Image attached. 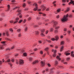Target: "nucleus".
I'll list each match as a JSON object with an SVG mask.
<instances>
[{
    "label": "nucleus",
    "instance_id": "56",
    "mask_svg": "<svg viewBox=\"0 0 74 74\" xmlns=\"http://www.w3.org/2000/svg\"><path fill=\"white\" fill-rule=\"evenodd\" d=\"M58 61H56L55 64H58Z\"/></svg>",
    "mask_w": 74,
    "mask_h": 74
},
{
    "label": "nucleus",
    "instance_id": "8",
    "mask_svg": "<svg viewBox=\"0 0 74 74\" xmlns=\"http://www.w3.org/2000/svg\"><path fill=\"white\" fill-rule=\"evenodd\" d=\"M68 52V51H65L64 53V54H66V56H69V55H70V53H67Z\"/></svg>",
    "mask_w": 74,
    "mask_h": 74
},
{
    "label": "nucleus",
    "instance_id": "38",
    "mask_svg": "<svg viewBox=\"0 0 74 74\" xmlns=\"http://www.w3.org/2000/svg\"><path fill=\"white\" fill-rule=\"evenodd\" d=\"M34 27L35 28H36V27H38V26L37 25H35L34 26Z\"/></svg>",
    "mask_w": 74,
    "mask_h": 74
},
{
    "label": "nucleus",
    "instance_id": "18",
    "mask_svg": "<svg viewBox=\"0 0 74 74\" xmlns=\"http://www.w3.org/2000/svg\"><path fill=\"white\" fill-rule=\"evenodd\" d=\"M53 23L55 25H57L58 24V22L56 21H54Z\"/></svg>",
    "mask_w": 74,
    "mask_h": 74
},
{
    "label": "nucleus",
    "instance_id": "21",
    "mask_svg": "<svg viewBox=\"0 0 74 74\" xmlns=\"http://www.w3.org/2000/svg\"><path fill=\"white\" fill-rule=\"evenodd\" d=\"M70 10V9L69 8H67V9L66 10V12H68V11H69V10Z\"/></svg>",
    "mask_w": 74,
    "mask_h": 74
},
{
    "label": "nucleus",
    "instance_id": "43",
    "mask_svg": "<svg viewBox=\"0 0 74 74\" xmlns=\"http://www.w3.org/2000/svg\"><path fill=\"white\" fill-rule=\"evenodd\" d=\"M10 31L11 32V33H12V32H13V30L11 29H10Z\"/></svg>",
    "mask_w": 74,
    "mask_h": 74
},
{
    "label": "nucleus",
    "instance_id": "59",
    "mask_svg": "<svg viewBox=\"0 0 74 74\" xmlns=\"http://www.w3.org/2000/svg\"><path fill=\"white\" fill-rule=\"evenodd\" d=\"M15 1V0H13L12 1V3H14Z\"/></svg>",
    "mask_w": 74,
    "mask_h": 74
},
{
    "label": "nucleus",
    "instance_id": "46",
    "mask_svg": "<svg viewBox=\"0 0 74 74\" xmlns=\"http://www.w3.org/2000/svg\"><path fill=\"white\" fill-rule=\"evenodd\" d=\"M25 31H27V27H25Z\"/></svg>",
    "mask_w": 74,
    "mask_h": 74
},
{
    "label": "nucleus",
    "instance_id": "26",
    "mask_svg": "<svg viewBox=\"0 0 74 74\" xmlns=\"http://www.w3.org/2000/svg\"><path fill=\"white\" fill-rule=\"evenodd\" d=\"M40 54H41V55H42V54H43V51H41L40 52Z\"/></svg>",
    "mask_w": 74,
    "mask_h": 74
},
{
    "label": "nucleus",
    "instance_id": "6",
    "mask_svg": "<svg viewBox=\"0 0 74 74\" xmlns=\"http://www.w3.org/2000/svg\"><path fill=\"white\" fill-rule=\"evenodd\" d=\"M40 63L41 67H43L45 66V62H43V61H41Z\"/></svg>",
    "mask_w": 74,
    "mask_h": 74
},
{
    "label": "nucleus",
    "instance_id": "29",
    "mask_svg": "<svg viewBox=\"0 0 74 74\" xmlns=\"http://www.w3.org/2000/svg\"><path fill=\"white\" fill-rule=\"evenodd\" d=\"M23 55L25 56H27V54L26 53H23Z\"/></svg>",
    "mask_w": 74,
    "mask_h": 74
},
{
    "label": "nucleus",
    "instance_id": "5",
    "mask_svg": "<svg viewBox=\"0 0 74 74\" xmlns=\"http://www.w3.org/2000/svg\"><path fill=\"white\" fill-rule=\"evenodd\" d=\"M36 7L33 9V11H37V10L38 9V5L37 4L35 5Z\"/></svg>",
    "mask_w": 74,
    "mask_h": 74
},
{
    "label": "nucleus",
    "instance_id": "64",
    "mask_svg": "<svg viewBox=\"0 0 74 74\" xmlns=\"http://www.w3.org/2000/svg\"><path fill=\"white\" fill-rule=\"evenodd\" d=\"M48 30H47L46 32V34H47L48 33Z\"/></svg>",
    "mask_w": 74,
    "mask_h": 74
},
{
    "label": "nucleus",
    "instance_id": "36",
    "mask_svg": "<svg viewBox=\"0 0 74 74\" xmlns=\"http://www.w3.org/2000/svg\"><path fill=\"white\" fill-rule=\"evenodd\" d=\"M33 60V58H30L29 59V61H32Z\"/></svg>",
    "mask_w": 74,
    "mask_h": 74
},
{
    "label": "nucleus",
    "instance_id": "61",
    "mask_svg": "<svg viewBox=\"0 0 74 74\" xmlns=\"http://www.w3.org/2000/svg\"><path fill=\"white\" fill-rule=\"evenodd\" d=\"M41 24H42V23H38V25H41Z\"/></svg>",
    "mask_w": 74,
    "mask_h": 74
},
{
    "label": "nucleus",
    "instance_id": "4",
    "mask_svg": "<svg viewBox=\"0 0 74 74\" xmlns=\"http://www.w3.org/2000/svg\"><path fill=\"white\" fill-rule=\"evenodd\" d=\"M39 61L38 60H35L32 63V64H38Z\"/></svg>",
    "mask_w": 74,
    "mask_h": 74
},
{
    "label": "nucleus",
    "instance_id": "58",
    "mask_svg": "<svg viewBox=\"0 0 74 74\" xmlns=\"http://www.w3.org/2000/svg\"><path fill=\"white\" fill-rule=\"evenodd\" d=\"M25 11H28V10H29V9L28 8H26L24 9Z\"/></svg>",
    "mask_w": 74,
    "mask_h": 74
},
{
    "label": "nucleus",
    "instance_id": "15",
    "mask_svg": "<svg viewBox=\"0 0 74 74\" xmlns=\"http://www.w3.org/2000/svg\"><path fill=\"white\" fill-rule=\"evenodd\" d=\"M40 35L41 37H45V35H44V34L42 33H41L40 34Z\"/></svg>",
    "mask_w": 74,
    "mask_h": 74
},
{
    "label": "nucleus",
    "instance_id": "25",
    "mask_svg": "<svg viewBox=\"0 0 74 74\" xmlns=\"http://www.w3.org/2000/svg\"><path fill=\"white\" fill-rule=\"evenodd\" d=\"M48 47H46L45 49L44 50L45 51H48Z\"/></svg>",
    "mask_w": 74,
    "mask_h": 74
},
{
    "label": "nucleus",
    "instance_id": "50",
    "mask_svg": "<svg viewBox=\"0 0 74 74\" xmlns=\"http://www.w3.org/2000/svg\"><path fill=\"white\" fill-rule=\"evenodd\" d=\"M19 17L20 18H22V14H21V15L19 16Z\"/></svg>",
    "mask_w": 74,
    "mask_h": 74
},
{
    "label": "nucleus",
    "instance_id": "57",
    "mask_svg": "<svg viewBox=\"0 0 74 74\" xmlns=\"http://www.w3.org/2000/svg\"><path fill=\"white\" fill-rule=\"evenodd\" d=\"M47 65L48 67H51V64H47Z\"/></svg>",
    "mask_w": 74,
    "mask_h": 74
},
{
    "label": "nucleus",
    "instance_id": "60",
    "mask_svg": "<svg viewBox=\"0 0 74 74\" xmlns=\"http://www.w3.org/2000/svg\"><path fill=\"white\" fill-rule=\"evenodd\" d=\"M11 62H14V59H12L11 60Z\"/></svg>",
    "mask_w": 74,
    "mask_h": 74
},
{
    "label": "nucleus",
    "instance_id": "11",
    "mask_svg": "<svg viewBox=\"0 0 74 74\" xmlns=\"http://www.w3.org/2000/svg\"><path fill=\"white\" fill-rule=\"evenodd\" d=\"M35 32L36 35V36H38V35H39V34L40 33L38 31H36Z\"/></svg>",
    "mask_w": 74,
    "mask_h": 74
},
{
    "label": "nucleus",
    "instance_id": "27",
    "mask_svg": "<svg viewBox=\"0 0 74 74\" xmlns=\"http://www.w3.org/2000/svg\"><path fill=\"white\" fill-rule=\"evenodd\" d=\"M11 62V60H10V59H9L7 60L6 62Z\"/></svg>",
    "mask_w": 74,
    "mask_h": 74
},
{
    "label": "nucleus",
    "instance_id": "33",
    "mask_svg": "<svg viewBox=\"0 0 74 74\" xmlns=\"http://www.w3.org/2000/svg\"><path fill=\"white\" fill-rule=\"evenodd\" d=\"M46 41H47V42H48L50 43L51 42V41L50 40H46Z\"/></svg>",
    "mask_w": 74,
    "mask_h": 74
},
{
    "label": "nucleus",
    "instance_id": "44",
    "mask_svg": "<svg viewBox=\"0 0 74 74\" xmlns=\"http://www.w3.org/2000/svg\"><path fill=\"white\" fill-rule=\"evenodd\" d=\"M0 48L1 49H4V48L3 47V45H2V46L1 47H0Z\"/></svg>",
    "mask_w": 74,
    "mask_h": 74
},
{
    "label": "nucleus",
    "instance_id": "28",
    "mask_svg": "<svg viewBox=\"0 0 74 74\" xmlns=\"http://www.w3.org/2000/svg\"><path fill=\"white\" fill-rule=\"evenodd\" d=\"M21 30V29H18L17 30V32H18V33H19V32H20Z\"/></svg>",
    "mask_w": 74,
    "mask_h": 74
},
{
    "label": "nucleus",
    "instance_id": "55",
    "mask_svg": "<svg viewBox=\"0 0 74 74\" xmlns=\"http://www.w3.org/2000/svg\"><path fill=\"white\" fill-rule=\"evenodd\" d=\"M64 32H66V31H67V28H64Z\"/></svg>",
    "mask_w": 74,
    "mask_h": 74
},
{
    "label": "nucleus",
    "instance_id": "30",
    "mask_svg": "<svg viewBox=\"0 0 74 74\" xmlns=\"http://www.w3.org/2000/svg\"><path fill=\"white\" fill-rule=\"evenodd\" d=\"M32 18L30 17H29L28 19V21H31Z\"/></svg>",
    "mask_w": 74,
    "mask_h": 74
},
{
    "label": "nucleus",
    "instance_id": "22",
    "mask_svg": "<svg viewBox=\"0 0 74 74\" xmlns=\"http://www.w3.org/2000/svg\"><path fill=\"white\" fill-rule=\"evenodd\" d=\"M40 31L42 33H44L45 32V29H43L40 30Z\"/></svg>",
    "mask_w": 74,
    "mask_h": 74
},
{
    "label": "nucleus",
    "instance_id": "41",
    "mask_svg": "<svg viewBox=\"0 0 74 74\" xmlns=\"http://www.w3.org/2000/svg\"><path fill=\"white\" fill-rule=\"evenodd\" d=\"M6 34L7 35V36H9V34L8 33V32H7L6 33Z\"/></svg>",
    "mask_w": 74,
    "mask_h": 74
},
{
    "label": "nucleus",
    "instance_id": "32",
    "mask_svg": "<svg viewBox=\"0 0 74 74\" xmlns=\"http://www.w3.org/2000/svg\"><path fill=\"white\" fill-rule=\"evenodd\" d=\"M23 20H21L20 21H19L18 22V23H21L22 22Z\"/></svg>",
    "mask_w": 74,
    "mask_h": 74
},
{
    "label": "nucleus",
    "instance_id": "63",
    "mask_svg": "<svg viewBox=\"0 0 74 74\" xmlns=\"http://www.w3.org/2000/svg\"><path fill=\"white\" fill-rule=\"evenodd\" d=\"M46 71H48V70H49V69H45Z\"/></svg>",
    "mask_w": 74,
    "mask_h": 74
},
{
    "label": "nucleus",
    "instance_id": "39",
    "mask_svg": "<svg viewBox=\"0 0 74 74\" xmlns=\"http://www.w3.org/2000/svg\"><path fill=\"white\" fill-rule=\"evenodd\" d=\"M60 9H58L57 10V12H60Z\"/></svg>",
    "mask_w": 74,
    "mask_h": 74
},
{
    "label": "nucleus",
    "instance_id": "40",
    "mask_svg": "<svg viewBox=\"0 0 74 74\" xmlns=\"http://www.w3.org/2000/svg\"><path fill=\"white\" fill-rule=\"evenodd\" d=\"M16 63L17 64H19V62L18 60H16Z\"/></svg>",
    "mask_w": 74,
    "mask_h": 74
},
{
    "label": "nucleus",
    "instance_id": "47",
    "mask_svg": "<svg viewBox=\"0 0 74 74\" xmlns=\"http://www.w3.org/2000/svg\"><path fill=\"white\" fill-rule=\"evenodd\" d=\"M17 12H21V10H17Z\"/></svg>",
    "mask_w": 74,
    "mask_h": 74
},
{
    "label": "nucleus",
    "instance_id": "9",
    "mask_svg": "<svg viewBox=\"0 0 74 74\" xmlns=\"http://www.w3.org/2000/svg\"><path fill=\"white\" fill-rule=\"evenodd\" d=\"M7 9L6 10V11H10V6L9 5H7Z\"/></svg>",
    "mask_w": 74,
    "mask_h": 74
},
{
    "label": "nucleus",
    "instance_id": "54",
    "mask_svg": "<svg viewBox=\"0 0 74 74\" xmlns=\"http://www.w3.org/2000/svg\"><path fill=\"white\" fill-rule=\"evenodd\" d=\"M56 58L57 59H59V58H60V57L59 56H57L56 57Z\"/></svg>",
    "mask_w": 74,
    "mask_h": 74
},
{
    "label": "nucleus",
    "instance_id": "35",
    "mask_svg": "<svg viewBox=\"0 0 74 74\" xmlns=\"http://www.w3.org/2000/svg\"><path fill=\"white\" fill-rule=\"evenodd\" d=\"M1 44H5V41H2L1 42Z\"/></svg>",
    "mask_w": 74,
    "mask_h": 74
},
{
    "label": "nucleus",
    "instance_id": "3",
    "mask_svg": "<svg viewBox=\"0 0 74 74\" xmlns=\"http://www.w3.org/2000/svg\"><path fill=\"white\" fill-rule=\"evenodd\" d=\"M19 65H22V64H24V61L23 60L20 59L19 60Z\"/></svg>",
    "mask_w": 74,
    "mask_h": 74
},
{
    "label": "nucleus",
    "instance_id": "16",
    "mask_svg": "<svg viewBox=\"0 0 74 74\" xmlns=\"http://www.w3.org/2000/svg\"><path fill=\"white\" fill-rule=\"evenodd\" d=\"M53 29L52 28H51L50 29L49 31L50 32H53Z\"/></svg>",
    "mask_w": 74,
    "mask_h": 74
},
{
    "label": "nucleus",
    "instance_id": "1",
    "mask_svg": "<svg viewBox=\"0 0 74 74\" xmlns=\"http://www.w3.org/2000/svg\"><path fill=\"white\" fill-rule=\"evenodd\" d=\"M68 16H69V18H72V17H73V15L71 14L69 15V14H67L66 16L64 15V16L63 18L61 19V21L64 22L67 21L68 20V18H68Z\"/></svg>",
    "mask_w": 74,
    "mask_h": 74
},
{
    "label": "nucleus",
    "instance_id": "31",
    "mask_svg": "<svg viewBox=\"0 0 74 74\" xmlns=\"http://www.w3.org/2000/svg\"><path fill=\"white\" fill-rule=\"evenodd\" d=\"M62 3H66V0H62Z\"/></svg>",
    "mask_w": 74,
    "mask_h": 74
},
{
    "label": "nucleus",
    "instance_id": "45",
    "mask_svg": "<svg viewBox=\"0 0 74 74\" xmlns=\"http://www.w3.org/2000/svg\"><path fill=\"white\" fill-rule=\"evenodd\" d=\"M42 14L43 16H46V14L44 13H42Z\"/></svg>",
    "mask_w": 74,
    "mask_h": 74
},
{
    "label": "nucleus",
    "instance_id": "24",
    "mask_svg": "<svg viewBox=\"0 0 74 74\" xmlns=\"http://www.w3.org/2000/svg\"><path fill=\"white\" fill-rule=\"evenodd\" d=\"M56 54L55 53H53V56L54 58H55L56 57Z\"/></svg>",
    "mask_w": 74,
    "mask_h": 74
},
{
    "label": "nucleus",
    "instance_id": "34",
    "mask_svg": "<svg viewBox=\"0 0 74 74\" xmlns=\"http://www.w3.org/2000/svg\"><path fill=\"white\" fill-rule=\"evenodd\" d=\"M51 41H55V39L54 38H52L51 39Z\"/></svg>",
    "mask_w": 74,
    "mask_h": 74
},
{
    "label": "nucleus",
    "instance_id": "62",
    "mask_svg": "<svg viewBox=\"0 0 74 74\" xmlns=\"http://www.w3.org/2000/svg\"><path fill=\"white\" fill-rule=\"evenodd\" d=\"M56 1H54L53 2V4H55V3H56Z\"/></svg>",
    "mask_w": 74,
    "mask_h": 74
},
{
    "label": "nucleus",
    "instance_id": "51",
    "mask_svg": "<svg viewBox=\"0 0 74 74\" xmlns=\"http://www.w3.org/2000/svg\"><path fill=\"white\" fill-rule=\"evenodd\" d=\"M45 22H48V21H49V19H46L45 20Z\"/></svg>",
    "mask_w": 74,
    "mask_h": 74
},
{
    "label": "nucleus",
    "instance_id": "37",
    "mask_svg": "<svg viewBox=\"0 0 74 74\" xmlns=\"http://www.w3.org/2000/svg\"><path fill=\"white\" fill-rule=\"evenodd\" d=\"M46 11H49V8H47L46 10Z\"/></svg>",
    "mask_w": 74,
    "mask_h": 74
},
{
    "label": "nucleus",
    "instance_id": "48",
    "mask_svg": "<svg viewBox=\"0 0 74 74\" xmlns=\"http://www.w3.org/2000/svg\"><path fill=\"white\" fill-rule=\"evenodd\" d=\"M37 50H38V49L37 48L35 49H34V51H37Z\"/></svg>",
    "mask_w": 74,
    "mask_h": 74
},
{
    "label": "nucleus",
    "instance_id": "7",
    "mask_svg": "<svg viewBox=\"0 0 74 74\" xmlns=\"http://www.w3.org/2000/svg\"><path fill=\"white\" fill-rule=\"evenodd\" d=\"M41 8L43 9L42 10V11H44L46 9V8H45V7L44 5H41Z\"/></svg>",
    "mask_w": 74,
    "mask_h": 74
},
{
    "label": "nucleus",
    "instance_id": "10",
    "mask_svg": "<svg viewBox=\"0 0 74 74\" xmlns=\"http://www.w3.org/2000/svg\"><path fill=\"white\" fill-rule=\"evenodd\" d=\"M55 38H56L55 39V40H56V41H58V40H59V38L58 35H56V36Z\"/></svg>",
    "mask_w": 74,
    "mask_h": 74
},
{
    "label": "nucleus",
    "instance_id": "13",
    "mask_svg": "<svg viewBox=\"0 0 74 74\" xmlns=\"http://www.w3.org/2000/svg\"><path fill=\"white\" fill-rule=\"evenodd\" d=\"M74 53V51H72L71 52V55L73 56V57H74V54H73Z\"/></svg>",
    "mask_w": 74,
    "mask_h": 74
},
{
    "label": "nucleus",
    "instance_id": "42",
    "mask_svg": "<svg viewBox=\"0 0 74 74\" xmlns=\"http://www.w3.org/2000/svg\"><path fill=\"white\" fill-rule=\"evenodd\" d=\"M22 36V35H21V34H19L18 35V37H21Z\"/></svg>",
    "mask_w": 74,
    "mask_h": 74
},
{
    "label": "nucleus",
    "instance_id": "53",
    "mask_svg": "<svg viewBox=\"0 0 74 74\" xmlns=\"http://www.w3.org/2000/svg\"><path fill=\"white\" fill-rule=\"evenodd\" d=\"M57 51V50H55L54 51V52H53V53H56V52Z\"/></svg>",
    "mask_w": 74,
    "mask_h": 74
},
{
    "label": "nucleus",
    "instance_id": "23",
    "mask_svg": "<svg viewBox=\"0 0 74 74\" xmlns=\"http://www.w3.org/2000/svg\"><path fill=\"white\" fill-rule=\"evenodd\" d=\"M18 8H19V7H16L15 8H14L13 9V10H15V9H18Z\"/></svg>",
    "mask_w": 74,
    "mask_h": 74
},
{
    "label": "nucleus",
    "instance_id": "19",
    "mask_svg": "<svg viewBox=\"0 0 74 74\" xmlns=\"http://www.w3.org/2000/svg\"><path fill=\"white\" fill-rule=\"evenodd\" d=\"M60 28V27L59 26H56L55 27L56 29H58Z\"/></svg>",
    "mask_w": 74,
    "mask_h": 74
},
{
    "label": "nucleus",
    "instance_id": "12",
    "mask_svg": "<svg viewBox=\"0 0 74 74\" xmlns=\"http://www.w3.org/2000/svg\"><path fill=\"white\" fill-rule=\"evenodd\" d=\"M64 49V46H62L61 47H60V52H62L63 51V49Z\"/></svg>",
    "mask_w": 74,
    "mask_h": 74
},
{
    "label": "nucleus",
    "instance_id": "20",
    "mask_svg": "<svg viewBox=\"0 0 74 74\" xmlns=\"http://www.w3.org/2000/svg\"><path fill=\"white\" fill-rule=\"evenodd\" d=\"M64 44V41H62L60 43V44L61 45H63Z\"/></svg>",
    "mask_w": 74,
    "mask_h": 74
},
{
    "label": "nucleus",
    "instance_id": "49",
    "mask_svg": "<svg viewBox=\"0 0 74 74\" xmlns=\"http://www.w3.org/2000/svg\"><path fill=\"white\" fill-rule=\"evenodd\" d=\"M23 7H26V4L25 3H23Z\"/></svg>",
    "mask_w": 74,
    "mask_h": 74
},
{
    "label": "nucleus",
    "instance_id": "17",
    "mask_svg": "<svg viewBox=\"0 0 74 74\" xmlns=\"http://www.w3.org/2000/svg\"><path fill=\"white\" fill-rule=\"evenodd\" d=\"M58 30H54V33L56 34H58Z\"/></svg>",
    "mask_w": 74,
    "mask_h": 74
},
{
    "label": "nucleus",
    "instance_id": "2",
    "mask_svg": "<svg viewBox=\"0 0 74 74\" xmlns=\"http://www.w3.org/2000/svg\"><path fill=\"white\" fill-rule=\"evenodd\" d=\"M19 18L18 17H16L15 18V21L14 22V21L12 20H11L10 21V23H13V24H15V23H17L18 22V21H19Z\"/></svg>",
    "mask_w": 74,
    "mask_h": 74
},
{
    "label": "nucleus",
    "instance_id": "52",
    "mask_svg": "<svg viewBox=\"0 0 74 74\" xmlns=\"http://www.w3.org/2000/svg\"><path fill=\"white\" fill-rule=\"evenodd\" d=\"M67 61V62H69V60H70V58H68L66 59Z\"/></svg>",
    "mask_w": 74,
    "mask_h": 74
},
{
    "label": "nucleus",
    "instance_id": "14",
    "mask_svg": "<svg viewBox=\"0 0 74 74\" xmlns=\"http://www.w3.org/2000/svg\"><path fill=\"white\" fill-rule=\"evenodd\" d=\"M73 2H74V1L71 0V1L70 2H69V3L68 5H70V4H73Z\"/></svg>",
    "mask_w": 74,
    "mask_h": 74
}]
</instances>
